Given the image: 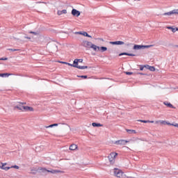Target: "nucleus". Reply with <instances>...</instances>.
Masks as SVG:
<instances>
[{"label": "nucleus", "instance_id": "f257e3e1", "mask_svg": "<svg viewBox=\"0 0 178 178\" xmlns=\"http://www.w3.org/2000/svg\"><path fill=\"white\" fill-rule=\"evenodd\" d=\"M24 104H26V103H19V104L15 106L14 107V108L19 109V111H22V112H29V111L30 112H33V111H34V108H33L32 107L27 106H23V105H24Z\"/></svg>", "mask_w": 178, "mask_h": 178}, {"label": "nucleus", "instance_id": "f03ea898", "mask_svg": "<svg viewBox=\"0 0 178 178\" xmlns=\"http://www.w3.org/2000/svg\"><path fill=\"white\" fill-rule=\"evenodd\" d=\"M40 170L42 172V173H46V172H47L48 173H52V175H55L56 173H63V171L59 170H47L46 168H41Z\"/></svg>", "mask_w": 178, "mask_h": 178}, {"label": "nucleus", "instance_id": "7ed1b4c3", "mask_svg": "<svg viewBox=\"0 0 178 178\" xmlns=\"http://www.w3.org/2000/svg\"><path fill=\"white\" fill-rule=\"evenodd\" d=\"M116 156H118V153L115 152H112L108 155V159L109 160L110 163H111L112 165L113 163H115V159Z\"/></svg>", "mask_w": 178, "mask_h": 178}, {"label": "nucleus", "instance_id": "20e7f679", "mask_svg": "<svg viewBox=\"0 0 178 178\" xmlns=\"http://www.w3.org/2000/svg\"><path fill=\"white\" fill-rule=\"evenodd\" d=\"M114 175L116 177H122L123 176V171L118 168H114Z\"/></svg>", "mask_w": 178, "mask_h": 178}, {"label": "nucleus", "instance_id": "39448f33", "mask_svg": "<svg viewBox=\"0 0 178 178\" xmlns=\"http://www.w3.org/2000/svg\"><path fill=\"white\" fill-rule=\"evenodd\" d=\"M172 15H178V9H175L170 12L165 13L163 14V16H170Z\"/></svg>", "mask_w": 178, "mask_h": 178}, {"label": "nucleus", "instance_id": "423d86ee", "mask_svg": "<svg viewBox=\"0 0 178 178\" xmlns=\"http://www.w3.org/2000/svg\"><path fill=\"white\" fill-rule=\"evenodd\" d=\"M127 143H129V140H116L115 142V144H116V145H126V144H127Z\"/></svg>", "mask_w": 178, "mask_h": 178}, {"label": "nucleus", "instance_id": "0eeeda50", "mask_svg": "<svg viewBox=\"0 0 178 178\" xmlns=\"http://www.w3.org/2000/svg\"><path fill=\"white\" fill-rule=\"evenodd\" d=\"M91 45H92V42H88L87 40H85L83 42V46L85 48L90 49V48H91Z\"/></svg>", "mask_w": 178, "mask_h": 178}, {"label": "nucleus", "instance_id": "6e6552de", "mask_svg": "<svg viewBox=\"0 0 178 178\" xmlns=\"http://www.w3.org/2000/svg\"><path fill=\"white\" fill-rule=\"evenodd\" d=\"M72 15L73 16H76V17H79V16H80V15H81V13H80V11L74 8L72 10Z\"/></svg>", "mask_w": 178, "mask_h": 178}, {"label": "nucleus", "instance_id": "1a4fd4ad", "mask_svg": "<svg viewBox=\"0 0 178 178\" xmlns=\"http://www.w3.org/2000/svg\"><path fill=\"white\" fill-rule=\"evenodd\" d=\"M72 67H76V69H80L81 70H84V69H88V66H81L77 65H71Z\"/></svg>", "mask_w": 178, "mask_h": 178}, {"label": "nucleus", "instance_id": "9d476101", "mask_svg": "<svg viewBox=\"0 0 178 178\" xmlns=\"http://www.w3.org/2000/svg\"><path fill=\"white\" fill-rule=\"evenodd\" d=\"M110 44H112V45H124V42L115 41V42H110Z\"/></svg>", "mask_w": 178, "mask_h": 178}, {"label": "nucleus", "instance_id": "9b49d317", "mask_svg": "<svg viewBox=\"0 0 178 178\" xmlns=\"http://www.w3.org/2000/svg\"><path fill=\"white\" fill-rule=\"evenodd\" d=\"M10 168H13L14 169H19V166L18 165H13L11 167H5V164H3V167L2 169H3V170H9V169H10Z\"/></svg>", "mask_w": 178, "mask_h": 178}, {"label": "nucleus", "instance_id": "f8f14e48", "mask_svg": "<svg viewBox=\"0 0 178 178\" xmlns=\"http://www.w3.org/2000/svg\"><path fill=\"white\" fill-rule=\"evenodd\" d=\"M75 34H81V35H84V37L91 38V35H88L87 32H75Z\"/></svg>", "mask_w": 178, "mask_h": 178}, {"label": "nucleus", "instance_id": "ddd939ff", "mask_svg": "<svg viewBox=\"0 0 178 178\" xmlns=\"http://www.w3.org/2000/svg\"><path fill=\"white\" fill-rule=\"evenodd\" d=\"M79 63H83V59L82 58H79V59L76 58L73 62V65H76V66H78Z\"/></svg>", "mask_w": 178, "mask_h": 178}, {"label": "nucleus", "instance_id": "4468645a", "mask_svg": "<svg viewBox=\"0 0 178 178\" xmlns=\"http://www.w3.org/2000/svg\"><path fill=\"white\" fill-rule=\"evenodd\" d=\"M145 67L147 68L148 70H150V72H155V67L150 66V65H145Z\"/></svg>", "mask_w": 178, "mask_h": 178}, {"label": "nucleus", "instance_id": "2eb2a0df", "mask_svg": "<svg viewBox=\"0 0 178 178\" xmlns=\"http://www.w3.org/2000/svg\"><path fill=\"white\" fill-rule=\"evenodd\" d=\"M143 46L141 45V44H135V45L134 46V49H135V50L143 49Z\"/></svg>", "mask_w": 178, "mask_h": 178}, {"label": "nucleus", "instance_id": "dca6fc26", "mask_svg": "<svg viewBox=\"0 0 178 178\" xmlns=\"http://www.w3.org/2000/svg\"><path fill=\"white\" fill-rule=\"evenodd\" d=\"M66 13H67V10H58L57 12V14L58 15V16H60L61 15H66Z\"/></svg>", "mask_w": 178, "mask_h": 178}, {"label": "nucleus", "instance_id": "f3484780", "mask_svg": "<svg viewBox=\"0 0 178 178\" xmlns=\"http://www.w3.org/2000/svg\"><path fill=\"white\" fill-rule=\"evenodd\" d=\"M90 48H92V49H93V50L95 51H99V47H98V46H97V45H95V44H92Z\"/></svg>", "mask_w": 178, "mask_h": 178}, {"label": "nucleus", "instance_id": "a211bd4d", "mask_svg": "<svg viewBox=\"0 0 178 178\" xmlns=\"http://www.w3.org/2000/svg\"><path fill=\"white\" fill-rule=\"evenodd\" d=\"M126 131L128 134H136V133H137L134 129H126Z\"/></svg>", "mask_w": 178, "mask_h": 178}, {"label": "nucleus", "instance_id": "6ab92c4d", "mask_svg": "<svg viewBox=\"0 0 178 178\" xmlns=\"http://www.w3.org/2000/svg\"><path fill=\"white\" fill-rule=\"evenodd\" d=\"M163 104L165 105L166 106H168V108H172V109H175V106L170 103H168V102H164Z\"/></svg>", "mask_w": 178, "mask_h": 178}, {"label": "nucleus", "instance_id": "aec40b11", "mask_svg": "<svg viewBox=\"0 0 178 178\" xmlns=\"http://www.w3.org/2000/svg\"><path fill=\"white\" fill-rule=\"evenodd\" d=\"M70 149L71 151H75V149H77V145L72 144L70 146Z\"/></svg>", "mask_w": 178, "mask_h": 178}, {"label": "nucleus", "instance_id": "412c9836", "mask_svg": "<svg viewBox=\"0 0 178 178\" xmlns=\"http://www.w3.org/2000/svg\"><path fill=\"white\" fill-rule=\"evenodd\" d=\"M123 55H127V56H136V54H129V53H121V54H120V56H122Z\"/></svg>", "mask_w": 178, "mask_h": 178}, {"label": "nucleus", "instance_id": "4be33fe9", "mask_svg": "<svg viewBox=\"0 0 178 178\" xmlns=\"http://www.w3.org/2000/svg\"><path fill=\"white\" fill-rule=\"evenodd\" d=\"M92 126H93V127H102V124L97 122H92Z\"/></svg>", "mask_w": 178, "mask_h": 178}, {"label": "nucleus", "instance_id": "5701e85b", "mask_svg": "<svg viewBox=\"0 0 178 178\" xmlns=\"http://www.w3.org/2000/svg\"><path fill=\"white\" fill-rule=\"evenodd\" d=\"M12 74L3 73L0 74V77H9Z\"/></svg>", "mask_w": 178, "mask_h": 178}, {"label": "nucleus", "instance_id": "b1692460", "mask_svg": "<svg viewBox=\"0 0 178 178\" xmlns=\"http://www.w3.org/2000/svg\"><path fill=\"white\" fill-rule=\"evenodd\" d=\"M100 52H105V51H108V48L106 47H99Z\"/></svg>", "mask_w": 178, "mask_h": 178}, {"label": "nucleus", "instance_id": "393cba45", "mask_svg": "<svg viewBox=\"0 0 178 178\" xmlns=\"http://www.w3.org/2000/svg\"><path fill=\"white\" fill-rule=\"evenodd\" d=\"M166 29H168V30H172V33H176V28H173L172 26H167Z\"/></svg>", "mask_w": 178, "mask_h": 178}, {"label": "nucleus", "instance_id": "a878e982", "mask_svg": "<svg viewBox=\"0 0 178 178\" xmlns=\"http://www.w3.org/2000/svg\"><path fill=\"white\" fill-rule=\"evenodd\" d=\"M29 34H33L34 35H38V33L35 31H29Z\"/></svg>", "mask_w": 178, "mask_h": 178}, {"label": "nucleus", "instance_id": "bb28decb", "mask_svg": "<svg viewBox=\"0 0 178 178\" xmlns=\"http://www.w3.org/2000/svg\"><path fill=\"white\" fill-rule=\"evenodd\" d=\"M138 122H141L142 123H148L149 120H140Z\"/></svg>", "mask_w": 178, "mask_h": 178}, {"label": "nucleus", "instance_id": "cd10ccee", "mask_svg": "<svg viewBox=\"0 0 178 178\" xmlns=\"http://www.w3.org/2000/svg\"><path fill=\"white\" fill-rule=\"evenodd\" d=\"M152 45H143V49H145V48H151Z\"/></svg>", "mask_w": 178, "mask_h": 178}, {"label": "nucleus", "instance_id": "c85d7f7f", "mask_svg": "<svg viewBox=\"0 0 178 178\" xmlns=\"http://www.w3.org/2000/svg\"><path fill=\"white\" fill-rule=\"evenodd\" d=\"M77 77H81V79H87L88 78L87 75L77 76Z\"/></svg>", "mask_w": 178, "mask_h": 178}, {"label": "nucleus", "instance_id": "c756f323", "mask_svg": "<svg viewBox=\"0 0 178 178\" xmlns=\"http://www.w3.org/2000/svg\"><path fill=\"white\" fill-rule=\"evenodd\" d=\"M8 51H12L13 52H15L16 51H19V49H8Z\"/></svg>", "mask_w": 178, "mask_h": 178}, {"label": "nucleus", "instance_id": "7c9ffc66", "mask_svg": "<svg viewBox=\"0 0 178 178\" xmlns=\"http://www.w3.org/2000/svg\"><path fill=\"white\" fill-rule=\"evenodd\" d=\"M144 67H145V65H140V70H144Z\"/></svg>", "mask_w": 178, "mask_h": 178}, {"label": "nucleus", "instance_id": "2f4dec72", "mask_svg": "<svg viewBox=\"0 0 178 178\" xmlns=\"http://www.w3.org/2000/svg\"><path fill=\"white\" fill-rule=\"evenodd\" d=\"M125 73H126V74H127L128 76H130V75L133 74V72H125Z\"/></svg>", "mask_w": 178, "mask_h": 178}, {"label": "nucleus", "instance_id": "473e14b6", "mask_svg": "<svg viewBox=\"0 0 178 178\" xmlns=\"http://www.w3.org/2000/svg\"><path fill=\"white\" fill-rule=\"evenodd\" d=\"M51 127H54L53 124L46 127V129H49Z\"/></svg>", "mask_w": 178, "mask_h": 178}, {"label": "nucleus", "instance_id": "72a5a7b5", "mask_svg": "<svg viewBox=\"0 0 178 178\" xmlns=\"http://www.w3.org/2000/svg\"><path fill=\"white\" fill-rule=\"evenodd\" d=\"M63 63H65V65H68V66H72V65H73L66 62H63Z\"/></svg>", "mask_w": 178, "mask_h": 178}, {"label": "nucleus", "instance_id": "f704fd0d", "mask_svg": "<svg viewBox=\"0 0 178 178\" xmlns=\"http://www.w3.org/2000/svg\"><path fill=\"white\" fill-rule=\"evenodd\" d=\"M0 60H8V58H0Z\"/></svg>", "mask_w": 178, "mask_h": 178}, {"label": "nucleus", "instance_id": "c9c22d12", "mask_svg": "<svg viewBox=\"0 0 178 178\" xmlns=\"http://www.w3.org/2000/svg\"><path fill=\"white\" fill-rule=\"evenodd\" d=\"M24 38H26L27 40H31V38H30L29 36H25Z\"/></svg>", "mask_w": 178, "mask_h": 178}, {"label": "nucleus", "instance_id": "e433bc0d", "mask_svg": "<svg viewBox=\"0 0 178 178\" xmlns=\"http://www.w3.org/2000/svg\"><path fill=\"white\" fill-rule=\"evenodd\" d=\"M172 126H174L175 127H177L178 128V124H172Z\"/></svg>", "mask_w": 178, "mask_h": 178}, {"label": "nucleus", "instance_id": "4c0bfd02", "mask_svg": "<svg viewBox=\"0 0 178 178\" xmlns=\"http://www.w3.org/2000/svg\"><path fill=\"white\" fill-rule=\"evenodd\" d=\"M167 124H169L170 126H173L174 124H171L170 122H167Z\"/></svg>", "mask_w": 178, "mask_h": 178}, {"label": "nucleus", "instance_id": "58836bf2", "mask_svg": "<svg viewBox=\"0 0 178 178\" xmlns=\"http://www.w3.org/2000/svg\"><path fill=\"white\" fill-rule=\"evenodd\" d=\"M53 126L55 127L58 126V124H53Z\"/></svg>", "mask_w": 178, "mask_h": 178}, {"label": "nucleus", "instance_id": "ea45409f", "mask_svg": "<svg viewBox=\"0 0 178 178\" xmlns=\"http://www.w3.org/2000/svg\"><path fill=\"white\" fill-rule=\"evenodd\" d=\"M138 74H141L142 76H144L145 74H143V73H138Z\"/></svg>", "mask_w": 178, "mask_h": 178}, {"label": "nucleus", "instance_id": "a19ab883", "mask_svg": "<svg viewBox=\"0 0 178 178\" xmlns=\"http://www.w3.org/2000/svg\"><path fill=\"white\" fill-rule=\"evenodd\" d=\"M148 123H154V121H149Z\"/></svg>", "mask_w": 178, "mask_h": 178}, {"label": "nucleus", "instance_id": "79ce46f5", "mask_svg": "<svg viewBox=\"0 0 178 178\" xmlns=\"http://www.w3.org/2000/svg\"><path fill=\"white\" fill-rule=\"evenodd\" d=\"M176 31H178V28H176Z\"/></svg>", "mask_w": 178, "mask_h": 178}, {"label": "nucleus", "instance_id": "37998d69", "mask_svg": "<svg viewBox=\"0 0 178 178\" xmlns=\"http://www.w3.org/2000/svg\"><path fill=\"white\" fill-rule=\"evenodd\" d=\"M163 122H165V121H162V122H161V123H163Z\"/></svg>", "mask_w": 178, "mask_h": 178}]
</instances>
